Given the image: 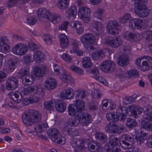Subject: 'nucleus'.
Listing matches in <instances>:
<instances>
[{
    "instance_id": "f257e3e1",
    "label": "nucleus",
    "mask_w": 152,
    "mask_h": 152,
    "mask_svg": "<svg viewBox=\"0 0 152 152\" xmlns=\"http://www.w3.org/2000/svg\"><path fill=\"white\" fill-rule=\"evenodd\" d=\"M41 119L42 115L40 112L33 110H28L22 115V122L26 126H32L35 123L39 122L34 127V131L37 134L41 133L45 128L48 127L46 122H39Z\"/></svg>"
},
{
    "instance_id": "f03ea898",
    "label": "nucleus",
    "mask_w": 152,
    "mask_h": 152,
    "mask_svg": "<svg viewBox=\"0 0 152 152\" xmlns=\"http://www.w3.org/2000/svg\"><path fill=\"white\" fill-rule=\"evenodd\" d=\"M127 113L126 107L120 105L116 110V112L107 113L106 118L110 123L117 122L119 120L124 121L126 119Z\"/></svg>"
},
{
    "instance_id": "7ed1b4c3",
    "label": "nucleus",
    "mask_w": 152,
    "mask_h": 152,
    "mask_svg": "<svg viewBox=\"0 0 152 152\" xmlns=\"http://www.w3.org/2000/svg\"><path fill=\"white\" fill-rule=\"evenodd\" d=\"M95 137L96 140H98L100 142H94V144L89 143L88 146L89 150L92 149L94 150L92 151V152H99V149L102 148L100 144H104L106 143L108 140L107 137L106 135L102 132H97L95 134Z\"/></svg>"
},
{
    "instance_id": "20e7f679",
    "label": "nucleus",
    "mask_w": 152,
    "mask_h": 152,
    "mask_svg": "<svg viewBox=\"0 0 152 152\" xmlns=\"http://www.w3.org/2000/svg\"><path fill=\"white\" fill-rule=\"evenodd\" d=\"M17 76L22 79V83L25 86L32 84L33 79L34 78L33 75L29 74V69L28 67L20 69L18 72Z\"/></svg>"
},
{
    "instance_id": "39448f33",
    "label": "nucleus",
    "mask_w": 152,
    "mask_h": 152,
    "mask_svg": "<svg viewBox=\"0 0 152 152\" xmlns=\"http://www.w3.org/2000/svg\"><path fill=\"white\" fill-rule=\"evenodd\" d=\"M135 4L137 5L135 10L136 14L140 17H147L150 10L147 8L145 4V0H134Z\"/></svg>"
},
{
    "instance_id": "423d86ee",
    "label": "nucleus",
    "mask_w": 152,
    "mask_h": 152,
    "mask_svg": "<svg viewBox=\"0 0 152 152\" xmlns=\"http://www.w3.org/2000/svg\"><path fill=\"white\" fill-rule=\"evenodd\" d=\"M37 14L39 18H44L54 23L61 20L59 16L51 13L49 10L44 8H39L37 11Z\"/></svg>"
},
{
    "instance_id": "0eeeda50",
    "label": "nucleus",
    "mask_w": 152,
    "mask_h": 152,
    "mask_svg": "<svg viewBox=\"0 0 152 152\" xmlns=\"http://www.w3.org/2000/svg\"><path fill=\"white\" fill-rule=\"evenodd\" d=\"M80 39L81 43L86 49L89 51L94 50V44L95 38L94 35L90 33L85 34L82 35Z\"/></svg>"
},
{
    "instance_id": "6e6552de",
    "label": "nucleus",
    "mask_w": 152,
    "mask_h": 152,
    "mask_svg": "<svg viewBox=\"0 0 152 152\" xmlns=\"http://www.w3.org/2000/svg\"><path fill=\"white\" fill-rule=\"evenodd\" d=\"M71 143L73 147L75 148V152H86L87 148L84 146V141L83 140L73 138Z\"/></svg>"
},
{
    "instance_id": "1a4fd4ad",
    "label": "nucleus",
    "mask_w": 152,
    "mask_h": 152,
    "mask_svg": "<svg viewBox=\"0 0 152 152\" xmlns=\"http://www.w3.org/2000/svg\"><path fill=\"white\" fill-rule=\"evenodd\" d=\"M100 69L104 72L110 73L113 72L116 67L115 63L110 60L104 61L101 64Z\"/></svg>"
},
{
    "instance_id": "9d476101",
    "label": "nucleus",
    "mask_w": 152,
    "mask_h": 152,
    "mask_svg": "<svg viewBox=\"0 0 152 152\" xmlns=\"http://www.w3.org/2000/svg\"><path fill=\"white\" fill-rule=\"evenodd\" d=\"M28 50L27 45L25 44L18 43L15 45L12 49V52L19 56H23L26 53Z\"/></svg>"
},
{
    "instance_id": "9b49d317",
    "label": "nucleus",
    "mask_w": 152,
    "mask_h": 152,
    "mask_svg": "<svg viewBox=\"0 0 152 152\" xmlns=\"http://www.w3.org/2000/svg\"><path fill=\"white\" fill-rule=\"evenodd\" d=\"M118 24L115 20H110L107 26V30L108 33L113 35H116L120 31L118 27Z\"/></svg>"
},
{
    "instance_id": "f8f14e48",
    "label": "nucleus",
    "mask_w": 152,
    "mask_h": 152,
    "mask_svg": "<svg viewBox=\"0 0 152 152\" xmlns=\"http://www.w3.org/2000/svg\"><path fill=\"white\" fill-rule=\"evenodd\" d=\"M121 139L122 141L120 145L122 149L126 150V148H129L128 146L133 145L134 139L129 135L126 134H123Z\"/></svg>"
},
{
    "instance_id": "ddd939ff",
    "label": "nucleus",
    "mask_w": 152,
    "mask_h": 152,
    "mask_svg": "<svg viewBox=\"0 0 152 152\" xmlns=\"http://www.w3.org/2000/svg\"><path fill=\"white\" fill-rule=\"evenodd\" d=\"M104 42L113 48L118 47L122 44V40L119 37H116L115 38H111L109 39L106 38Z\"/></svg>"
},
{
    "instance_id": "4468645a",
    "label": "nucleus",
    "mask_w": 152,
    "mask_h": 152,
    "mask_svg": "<svg viewBox=\"0 0 152 152\" xmlns=\"http://www.w3.org/2000/svg\"><path fill=\"white\" fill-rule=\"evenodd\" d=\"M18 81L15 77H10L7 79L6 83V88L8 90H13L18 86Z\"/></svg>"
},
{
    "instance_id": "2eb2a0df",
    "label": "nucleus",
    "mask_w": 152,
    "mask_h": 152,
    "mask_svg": "<svg viewBox=\"0 0 152 152\" xmlns=\"http://www.w3.org/2000/svg\"><path fill=\"white\" fill-rule=\"evenodd\" d=\"M78 15L83 18V20H86L87 23L91 15V11L90 9L86 7H83L80 8L78 11Z\"/></svg>"
},
{
    "instance_id": "dca6fc26",
    "label": "nucleus",
    "mask_w": 152,
    "mask_h": 152,
    "mask_svg": "<svg viewBox=\"0 0 152 152\" xmlns=\"http://www.w3.org/2000/svg\"><path fill=\"white\" fill-rule=\"evenodd\" d=\"M133 20L131 15L128 13H126L120 18V22L123 24L128 25L129 27L133 28L134 26L132 23Z\"/></svg>"
},
{
    "instance_id": "f3484780",
    "label": "nucleus",
    "mask_w": 152,
    "mask_h": 152,
    "mask_svg": "<svg viewBox=\"0 0 152 152\" xmlns=\"http://www.w3.org/2000/svg\"><path fill=\"white\" fill-rule=\"evenodd\" d=\"M80 117H78V118L80 120V123L83 126L88 125L91 121V117L90 114L87 113H81Z\"/></svg>"
},
{
    "instance_id": "a211bd4d",
    "label": "nucleus",
    "mask_w": 152,
    "mask_h": 152,
    "mask_svg": "<svg viewBox=\"0 0 152 152\" xmlns=\"http://www.w3.org/2000/svg\"><path fill=\"white\" fill-rule=\"evenodd\" d=\"M57 82L56 80L52 78L47 79L44 83V86L45 88L48 90H52L54 89L56 87Z\"/></svg>"
},
{
    "instance_id": "6ab92c4d",
    "label": "nucleus",
    "mask_w": 152,
    "mask_h": 152,
    "mask_svg": "<svg viewBox=\"0 0 152 152\" xmlns=\"http://www.w3.org/2000/svg\"><path fill=\"white\" fill-rule=\"evenodd\" d=\"M142 110L143 111V118L145 119L152 122V107L148 105L144 107Z\"/></svg>"
},
{
    "instance_id": "aec40b11",
    "label": "nucleus",
    "mask_w": 152,
    "mask_h": 152,
    "mask_svg": "<svg viewBox=\"0 0 152 152\" xmlns=\"http://www.w3.org/2000/svg\"><path fill=\"white\" fill-rule=\"evenodd\" d=\"M68 114L70 115L75 116L76 118L80 117L81 113L79 112L76 108V106L73 104H70L68 106Z\"/></svg>"
},
{
    "instance_id": "412c9836",
    "label": "nucleus",
    "mask_w": 152,
    "mask_h": 152,
    "mask_svg": "<svg viewBox=\"0 0 152 152\" xmlns=\"http://www.w3.org/2000/svg\"><path fill=\"white\" fill-rule=\"evenodd\" d=\"M39 90H42L39 88H38L37 86L28 87L27 88H23L21 90V92L25 95H28L29 93L34 94L38 93Z\"/></svg>"
},
{
    "instance_id": "4be33fe9",
    "label": "nucleus",
    "mask_w": 152,
    "mask_h": 152,
    "mask_svg": "<svg viewBox=\"0 0 152 152\" xmlns=\"http://www.w3.org/2000/svg\"><path fill=\"white\" fill-rule=\"evenodd\" d=\"M128 107H129L130 111L132 114V115L134 117H137V112H138V113L140 114H141L142 112V108L138 105L133 104L129 106Z\"/></svg>"
},
{
    "instance_id": "5701e85b",
    "label": "nucleus",
    "mask_w": 152,
    "mask_h": 152,
    "mask_svg": "<svg viewBox=\"0 0 152 152\" xmlns=\"http://www.w3.org/2000/svg\"><path fill=\"white\" fill-rule=\"evenodd\" d=\"M72 90L71 88L65 89L62 91L60 94V97L64 99H70L73 98L74 94L72 93Z\"/></svg>"
},
{
    "instance_id": "b1692460",
    "label": "nucleus",
    "mask_w": 152,
    "mask_h": 152,
    "mask_svg": "<svg viewBox=\"0 0 152 152\" xmlns=\"http://www.w3.org/2000/svg\"><path fill=\"white\" fill-rule=\"evenodd\" d=\"M117 62L119 66H125L129 63V57L124 55L120 56L118 58Z\"/></svg>"
},
{
    "instance_id": "393cba45",
    "label": "nucleus",
    "mask_w": 152,
    "mask_h": 152,
    "mask_svg": "<svg viewBox=\"0 0 152 152\" xmlns=\"http://www.w3.org/2000/svg\"><path fill=\"white\" fill-rule=\"evenodd\" d=\"M55 108L59 112L63 113L66 109V104L63 100H59L55 103Z\"/></svg>"
},
{
    "instance_id": "a878e982",
    "label": "nucleus",
    "mask_w": 152,
    "mask_h": 152,
    "mask_svg": "<svg viewBox=\"0 0 152 152\" xmlns=\"http://www.w3.org/2000/svg\"><path fill=\"white\" fill-rule=\"evenodd\" d=\"M45 54L40 51L35 52L33 55L34 60L38 63L43 62L45 60Z\"/></svg>"
},
{
    "instance_id": "bb28decb",
    "label": "nucleus",
    "mask_w": 152,
    "mask_h": 152,
    "mask_svg": "<svg viewBox=\"0 0 152 152\" xmlns=\"http://www.w3.org/2000/svg\"><path fill=\"white\" fill-rule=\"evenodd\" d=\"M46 70L45 66L40 65L34 69V74L36 76L42 77L45 74Z\"/></svg>"
},
{
    "instance_id": "cd10ccee",
    "label": "nucleus",
    "mask_w": 152,
    "mask_h": 152,
    "mask_svg": "<svg viewBox=\"0 0 152 152\" xmlns=\"http://www.w3.org/2000/svg\"><path fill=\"white\" fill-rule=\"evenodd\" d=\"M92 25L96 30V34L99 35L104 32V27L100 22L94 21L92 23Z\"/></svg>"
},
{
    "instance_id": "c85d7f7f",
    "label": "nucleus",
    "mask_w": 152,
    "mask_h": 152,
    "mask_svg": "<svg viewBox=\"0 0 152 152\" xmlns=\"http://www.w3.org/2000/svg\"><path fill=\"white\" fill-rule=\"evenodd\" d=\"M60 45L61 48H65L69 45V38L64 34H61L59 36Z\"/></svg>"
},
{
    "instance_id": "c756f323",
    "label": "nucleus",
    "mask_w": 152,
    "mask_h": 152,
    "mask_svg": "<svg viewBox=\"0 0 152 152\" xmlns=\"http://www.w3.org/2000/svg\"><path fill=\"white\" fill-rule=\"evenodd\" d=\"M9 40L6 37H3L0 38V46L2 49L3 48L5 51H8L10 48Z\"/></svg>"
},
{
    "instance_id": "7c9ffc66",
    "label": "nucleus",
    "mask_w": 152,
    "mask_h": 152,
    "mask_svg": "<svg viewBox=\"0 0 152 152\" xmlns=\"http://www.w3.org/2000/svg\"><path fill=\"white\" fill-rule=\"evenodd\" d=\"M70 26L76 28L77 33L78 34H81L83 31V26L79 21H75L71 22Z\"/></svg>"
},
{
    "instance_id": "2f4dec72",
    "label": "nucleus",
    "mask_w": 152,
    "mask_h": 152,
    "mask_svg": "<svg viewBox=\"0 0 152 152\" xmlns=\"http://www.w3.org/2000/svg\"><path fill=\"white\" fill-rule=\"evenodd\" d=\"M132 23H134V28L135 27L136 28L140 30L145 28L144 24H145L143 20L139 18H134Z\"/></svg>"
},
{
    "instance_id": "473e14b6",
    "label": "nucleus",
    "mask_w": 152,
    "mask_h": 152,
    "mask_svg": "<svg viewBox=\"0 0 152 152\" xmlns=\"http://www.w3.org/2000/svg\"><path fill=\"white\" fill-rule=\"evenodd\" d=\"M76 106V108L79 112H82L85 110V102L80 99H76L74 104Z\"/></svg>"
},
{
    "instance_id": "72a5a7b5",
    "label": "nucleus",
    "mask_w": 152,
    "mask_h": 152,
    "mask_svg": "<svg viewBox=\"0 0 152 152\" xmlns=\"http://www.w3.org/2000/svg\"><path fill=\"white\" fill-rule=\"evenodd\" d=\"M104 54V52L102 50H99L93 52L91 54L92 58L95 60L101 59Z\"/></svg>"
},
{
    "instance_id": "f704fd0d",
    "label": "nucleus",
    "mask_w": 152,
    "mask_h": 152,
    "mask_svg": "<svg viewBox=\"0 0 152 152\" xmlns=\"http://www.w3.org/2000/svg\"><path fill=\"white\" fill-rule=\"evenodd\" d=\"M47 133L48 136L52 141L54 140L55 137L59 134V130L55 128H52L49 129Z\"/></svg>"
},
{
    "instance_id": "c9c22d12",
    "label": "nucleus",
    "mask_w": 152,
    "mask_h": 152,
    "mask_svg": "<svg viewBox=\"0 0 152 152\" xmlns=\"http://www.w3.org/2000/svg\"><path fill=\"white\" fill-rule=\"evenodd\" d=\"M118 125L115 124H109L107 125L105 128L106 131L109 133H114L117 132Z\"/></svg>"
},
{
    "instance_id": "e433bc0d",
    "label": "nucleus",
    "mask_w": 152,
    "mask_h": 152,
    "mask_svg": "<svg viewBox=\"0 0 152 152\" xmlns=\"http://www.w3.org/2000/svg\"><path fill=\"white\" fill-rule=\"evenodd\" d=\"M60 78L61 80L65 83L73 84L75 82V79L72 76L65 73L63 74L61 76Z\"/></svg>"
},
{
    "instance_id": "4c0bfd02",
    "label": "nucleus",
    "mask_w": 152,
    "mask_h": 152,
    "mask_svg": "<svg viewBox=\"0 0 152 152\" xmlns=\"http://www.w3.org/2000/svg\"><path fill=\"white\" fill-rule=\"evenodd\" d=\"M19 93L11 91L8 94L9 97L13 100L19 103L22 100V95L19 96Z\"/></svg>"
},
{
    "instance_id": "58836bf2",
    "label": "nucleus",
    "mask_w": 152,
    "mask_h": 152,
    "mask_svg": "<svg viewBox=\"0 0 152 152\" xmlns=\"http://www.w3.org/2000/svg\"><path fill=\"white\" fill-rule=\"evenodd\" d=\"M67 17L69 19L74 18L77 14V8L75 6H72L68 9L67 12Z\"/></svg>"
},
{
    "instance_id": "ea45409f",
    "label": "nucleus",
    "mask_w": 152,
    "mask_h": 152,
    "mask_svg": "<svg viewBox=\"0 0 152 152\" xmlns=\"http://www.w3.org/2000/svg\"><path fill=\"white\" fill-rule=\"evenodd\" d=\"M126 125L128 129H131L137 125V123L135 120L129 118L126 120Z\"/></svg>"
},
{
    "instance_id": "a19ab883",
    "label": "nucleus",
    "mask_w": 152,
    "mask_h": 152,
    "mask_svg": "<svg viewBox=\"0 0 152 152\" xmlns=\"http://www.w3.org/2000/svg\"><path fill=\"white\" fill-rule=\"evenodd\" d=\"M83 66L85 68L91 67L92 65L91 58L89 57H85L83 58L81 61Z\"/></svg>"
},
{
    "instance_id": "79ce46f5",
    "label": "nucleus",
    "mask_w": 152,
    "mask_h": 152,
    "mask_svg": "<svg viewBox=\"0 0 152 152\" xmlns=\"http://www.w3.org/2000/svg\"><path fill=\"white\" fill-rule=\"evenodd\" d=\"M18 62V60L17 58H12L9 60L8 64L9 68L11 72L12 71L15 69V66Z\"/></svg>"
},
{
    "instance_id": "37998d69",
    "label": "nucleus",
    "mask_w": 152,
    "mask_h": 152,
    "mask_svg": "<svg viewBox=\"0 0 152 152\" xmlns=\"http://www.w3.org/2000/svg\"><path fill=\"white\" fill-rule=\"evenodd\" d=\"M69 1V0H59L57 6L60 9H65L68 7Z\"/></svg>"
},
{
    "instance_id": "c03bdc74",
    "label": "nucleus",
    "mask_w": 152,
    "mask_h": 152,
    "mask_svg": "<svg viewBox=\"0 0 152 152\" xmlns=\"http://www.w3.org/2000/svg\"><path fill=\"white\" fill-rule=\"evenodd\" d=\"M94 15L97 18L102 20L104 15V11L100 8H98L95 9L94 12Z\"/></svg>"
},
{
    "instance_id": "a18cd8bd",
    "label": "nucleus",
    "mask_w": 152,
    "mask_h": 152,
    "mask_svg": "<svg viewBox=\"0 0 152 152\" xmlns=\"http://www.w3.org/2000/svg\"><path fill=\"white\" fill-rule=\"evenodd\" d=\"M80 123V120L78 118H70L67 121V124L72 126H77Z\"/></svg>"
},
{
    "instance_id": "49530a36",
    "label": "nucleus",
    "mask_w": 152,
    "mask_h": 152,
    "mask_svg": "<svg viewBox=\"0 0 152 152\" xmlns=\"http://www.w3.org/2000/svg\"><path fill=\"white\" fill-rule=\"evenodd\" d=\"M55 103V101L53 100H51L48 102H45L44 104V108L48 110H53L54 109Z\"/></svg>"
},
{
    "instance_id": "de8ad7c7",
    "label": "nucleus",
    "mask_w": 152,
    "mask_h": 152,
    "mask_svg": "<svg viewBox=\"0 0 152 152\" xmlns=\"http://www.w3.org/2000/svg\"><path fill=\"white\" fill-rule=\"evenodd\" d=\"M142 126L145 130L152 131V122L151 121H143L142 123Z\"/></svg>"
},
{
    "instance_id": "09e8293b",
    "label": "nucleus",
    "mask_w": 152,
    "mask_h": 152,
    "mask_svg": "<svg viewBox=\"0 0 152 152\" xmlns=\"http://www.w3.org/2000/svg\"><path fill=\"white\" fill-rule=\"evenodd\" d=\"M54 140H53L52 141L57 144H64L65 143V139L62 135L59 134L55 137Z\"/></svg>"
},
{
    "instance_id": "8fccbe9b",
    "label": "nucleus",
    "mask_w": 152,
    "mask_h": 152,
    "mask_svg": "<svg viewBox=\"0 0 152 152\" xmlns=\"http://www.w3.org/2000/svg\"><path fill=\"white\" fill-rule=\"evenodd\" d=\"M89 72L93 74L94 75L93 77L98 81H100L101 79V77L99 76V70L97 67H95L94 69L90 70Z\"/></svg>"
},
{
    "instance_id": "3c124183",
    "label": "nucleus",
    "mask_w": 152,
    "mask_h": 152,
    "mask_svg": "<svg viewBox=\"0 0 152 152\" xmlns=\"http://www.w3.org/2000/svg\"><path fill=\"white\" fill-rule=\"evenodd\" d=\"M118 138L116 137L114 135L110 136L109 138V142L111 146H116L118 144Z\"/></svg>"
},
{
    "instance_id": "603ef678",
    "label": "nucleus",
    "mask_w": 152,
    "mask_h": 152,
    "mask_svg": "<svg viewBox=\"0 0 152 152\" xmlns=\"http://www.w3.org/2000/svg\"><path fill=\"white\" fill-rule=\"evenodd\" d=\"M77 93L75 95V98L77 99L79 98L84 99L86 96L85 91L84 90L79 89L77 91Z\"/></svg>"
},
{
    "instance_id": "864d4df0",
    "label": "nucleus",
    "mask_w": 152,
    "mask_h": 152,
    "mask_svg": "<svg viewBox=\"0 0 152 152\" xmlns=\"http://www.w3.org/2000/svg\"><path fill=\"white\" fill-rule=\"evenodd\" d=\"M99 106L98 102L92 103L89 104L88 107L89 110L91 111H95L97 110Z\"/></svg>"
},
{
    "instance_id": "5fc2aeb1",
    "label": "nucleus",
    "mask_w": 152,
    "mask_h": 152,
    "mask_svg": "<svg viewBox=\"0 0 152 152\" xmlns=\"http://www.w3.org/2000/svg\"><path fill=\"white\" fill-rule=\"evenodd\" d=\"M140 36L139 34H135L132 33H129L128 34L126 39L129 40L134 39V40H137L139 39L138 38Z\"/></svg>"
},
{
    "instance_id": "6e6d98bb",
    "label": "nucleus",
    "mask_w": 152,
    "mask_h": 152,
    "mask_svg": "<svg viewBox=\"0 0 152 152\" xmlns=\"http://www.w3.org/2000/svg\"><path fill=\"white\" fill-rule=\"evenodd\" d=\"M72 50H71V52L76 53L79 50L77 41L75 40H72Z\"/></svg>"
},
{
    "instance_id": "4d7b16f0",
    "label": "nucleus",
    "mask_w": 152,
    "mask_h": 152,
    "mask_svg": "<svg viewBox=\"0 0 152 152\" xmlns=\"http://www.w3.org/2000/svg\"><path fill=\"white\" fill-rule=\"evenodd\" d=\"M151 69V68L149 67V65L147 61H144L142 62L141 67L140 68V69L142 71H145Z\"/></svg>"
},
{
    "instance_id": "13d9d810",
    "label": "nucleus",
    "mask_w": 152,
    "mask_h": 152,
    "mask_svg": "<svg viewBox=\"0 0 152 152\" xmlns=\"http://www.w3.org/2000/svg\"><path fill=\"white\" fill-rule=\"evenodd\" d=\"M70 68L71 70L75 72L76 73L80 75H82L83 73L84 72L82 69L77 66L72 65L71 66Z\"/></svg>"
},
{
    "instance_id": "bf43d9fd",
    "label": "nucleus",
    "mask_w": 152,
    "mask_h": 152,
    "mask_svg": "<svg viewBox=\"0 0 152 152\" xmlns=\"http://www.w3.org/2000/svg\"><path fill=\"white\" fill-rule=\"evenodd\" d=\"M6 5L9 8L16 6L18 4L17 0H9L6 2Z\"/></svg>"
},
{
    "instance_id": "052dcab7",
    "label": "nucleus",
    "mask_w": 152,
    "mask_h": 152,
    "mask_svg": "<svg viewBox=\"0 0 152 152\" xmlns=\"http://www.w3.org/2000/svg\"><path fill=\"white\" fill-rule=\"evenodd\" d=\"M69 23V22L67 21L63 22L58 28L59 30L66 31Z\"/></svg>"
},
{
    "instance_id": "680f3d73",
    "label": "nucleus",
    "mask_w": 152,
    "mask_h": 152,
    "mask_svg": "<svg viewBox=\"0 0 152 152\" xmlns=\"http://www.w3.org/2000/svg\"><path fill=\"white\" fill-rule=\"evenodd\" d=\"M43 40L46 42L48 44H50L51 43L52 37L48 34L44 35L42 37Z\"/></svg>"
},
{
    "instance_id": "e2e57ef3",
    "label": "nucleus",
    "mask_w": 152,
    "mask_h": 152,
    "mask_svg": "<svg viewBox=\"0 0 152 152\" xmlns=\"http://www.w3.org/2000/svg\"><path fill=\"white\" fill-rule=\"evenodd\" d=\"M37 19L35 18L30 17L27 18V23L30 25H34L37 21Z\"/></svg>"
},
{
    "instance_id": "0e129e2a",
    "label": "nucleus",
    "mask_w": 152,
    "mask_h": 152,
    "mask_svg": "<svg viewBox=\"0 0 152 152\" xmlns=\"http://www.w3.org/2000/svg\"><path fill=\"white\" fill-rule=\"evenodd\" d=\"M128 148H126V149L128 151L125 152H139V149L137 147L133 146H128Z\"/></svg>"
},
{
    "instance_id": "69168bd1",
    "label": "nucleus",
    "mask_w": 152,
    "mask_h": 152,
    "mask_svg": "<svg viewBox=\"0 0 152 152\" xmlns=\"http://www.w3.org/2000/svg\"><path fill=\"white\" fill-rule=\"evenodd\" d=\"M61 57L64 61H66L70 62L72 60L71 57L66 53H64L61 55Z\"/></svg>"
},
{
    "instance_id": "338daca9",
    "label": "nucleus",
    "mask_w": 152,
    "mask_h": 152,
    "mask_svg": "<svg viewBox=\"0 0 152 152\" xmlns=\"http://www.w3.org/2000/svg\"><path fill=\"white\" fill-rule=\"evenodd\" d=\"M93 95L95 98L99 99L101 98L102 94L100 93L99 90H96L94 92Z\"/></svg>"
},
{
    "instance_id": "774afa93",
    "label": "nucleus",
    "mask_w": 152,
    "mask_h": 152,
    "mask_svg": "<svg viewBox=\"0 0 152 152\" xmlns=\"http://www.w3.org/2000/svg\"><path fill=\"white\" fill-rule=\"evenodd\" d=\"M139 75L138 72L135 69L130 70L128 72V75L129 77H131L134 75L138 76Z\"/></svg>"
}]
</instances>
